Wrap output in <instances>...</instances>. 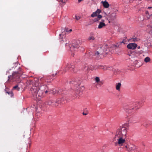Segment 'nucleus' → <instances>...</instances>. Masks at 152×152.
Wrapping results in <instances>:
<instances>
[{
	"label": "nucleus",
	"mask_w": 152,
	"mask_h": 152,
	"mask_svg": "<svg viewBox=\"0 0 152 152\" xmlns=\"http://www.w3.org/2000/svg\"><path fill=\"white\" fill-rule=\"evenodd\" d=\"M135 39H135V38H134V39H133V41H135Z\"/></svg>",
	"instance_id": "obj_44"
},
{
	"label": "nucleus",
	"mask_w": 152,
	"mask_h": 152,
	"mask_svg": "<svg viewBox=\"0 0 152 152\" xmlns=\"http://www.w3.org/2000/svg\"><path fill=\"white\" fill-rule=\"evenodd\" d=\"M44 81L43 78H41L39 80L38 83L33 86L30 90L31 94L36 100H39L44 95V94L47 93L49 91L47 90L48 87L45 85H42Z\"/></svg>",
	"instance_id": "obj_1"
},
{
	"label": "nucleus",
	"mask_w": 152,
	"mask_h": 152,
	"mask_svg": "<svg viewBox=\"0 0 152 152\" xmlns=\"http://www.w3.org/2000/svg\"><path fill=\"white\" fill-rule=\"evenodd\" d=\"M83 114L84 115H86L88 114V113H84V112H83Z\"/></svg>",
	"instance_id": "obj_39"
},
{
	"label": "nucleus",
	"mask_w": 152,
	"mask_h": 152,
	"mask_svg": "<svg viewBox=\"0 0 152 152\" xmlns=\"http://www.w3.org/2000/svg\"><path fill=\"white\" fill-rule=\"evenodd\" d=\"M128 112H129V113H130V112H130V111H128Z\"/></svg>",
	"instance_id": "obj_48"
},
{
	"label": "nucleus",
	"mask_w": 152,
	"mask_h": 152,
	"mask_svg": "<svg viewBox=\"0 0 152 152\" xmlns=\"http://www.w3.org/2000/svg\"><path fill=\"white\" fill-rule=\"evenodd\" d=\"M6 93H7L8 94L11 95V96L12 97L13 96V94L12 92H6Z\"/></svg>",
	"instance_id": "obj_33"
},
{
	"label": "nucleus",
	"mask_w": 152,
	"mask_h": 152,
	"mask_svg": "<svg viewBox=\"0 0 152 152\" xmlns=\"http://www.w3.org/2000/svg\"><path fill=\"white\" fill-rule=\"evenodd\" d=\"M152 8V7H148V9H150V8Z\"/></svg>",
	"instance_id": "obj_42"
},
{
	"label": "nucleus",
	"mask_w": 152,
	"mask_h": 152,
	"mask_svg": "<svg viewBox=\"0 0 152 152\" xmlns=\"http://www.w3.org/2000/svg\"><path fill=\"white\" fill-rule=\"evenodd\" d=\"M151 15H152V14Z\"/></svg>",
	"instance_id": "obj_49"
},
{
	"label": "nucleus",
	"mask_w": 152,
	"mask_h": 152,
	"mask_svg": "<svg viewBox=\"0 0 152 152\" xmlns=\"http://www.w3.org/2000/svg\"><path fill=\"white\" fill-rule=\"evenodd\" d=\"M93 21H94V22H97L98 21V20H97V19L96 18H94V19L93 20Z\"/></svg>",
	"instance_id": "obj_36"
},
{
	"label": "nucleus",
	"mask_w": 152,
	"mask_h": 152,
	"mask_svg": "<svg viewBox=\"0 0 152 152\" xmlns=\"http://www.w3.org/2000/svg\"><path fill=\"white\" fill-rule=\"evenodd\" d=\"M20 88L18 87V85H16L14 86L13 88V89L16 90L17 91H19L20 90Z\"/></svg>",
	"instance_id": "obj_27"
},
{
	"label": "nucleus",
	"mask_w": 152,
	"mask_h": 152,
	"mask_svg": "<svg viewBox=\"0 0 152 152\" xmlns=\"http://www.w3.org/2000/svg\"><path fill=\"white\" fill-rule=\"evenodd\" d=\"M74 66L73 65H71V64L68 63L67 64L66 67H64L63 69V71L64 72H65L69 70H72L74 68Z\"/></svg>",
	"instance_id": "obj_10"
},
{
	"label": "nucleus",
	"mask_w": 152,
	"mask_h": 152,
	"mask_svg": "<svg viewBox=\"0 0 152 152\" xmlns=\"http://www.w3.org/2000/svg\"><path fill=\"white\" fill-rule=\"evenodd\" d=\"M142 102H143V100L141 101H136L132 102L131 104H130L128 108H125L124 107V108L125 110H128V109H129V110L131 109L136 110L142 104Z\"/></svg>",
	"instance_id": "obj_4"
},
{
	"label": "nucleus",
	"mask_w": 152,
	"mask_h": 152,
	"mask_svg": "<svg viewBox=\"0 0 152 152\" xmlns=\"http://www.w3.org/2000/svg\"><path fill=\"white\" fill-rule=\"evenodd\" d=\"M121 83H118L116 84L115 88L117 90L119 91L120 90V88L121 86Z\"/></svg>",
	"instance_id": "obj_22"
},
{
	"label": "nucleus",
	"mask_w": 152,
	"mask_h": 152,
	"mask_svg": "<svg viewBox=\"0 0 152 152\" xmlns=\"http://www.w3.org/2000/svg\"><path fill=\"white\" fill-rule=\"evenodd\" d=\"M50 92H51V93H52L53 94H57L58 93V91H56V90L55 91L54 89L52 91H50Z\"/></svg>",
	"instance_id": "obj_28"
},
{
	"label": "nucleus",
	"mask_w": 152,
	"mask_h": 152,
	"mask_svg": "<svg viewBox=\"0 0 152 152\" xmlns=\"http://www.w3.org/2000/svg\"><path fill=\"white\" fill-rule=\"evenodd\" d=\"M113 45H111V46L110 47H108L107 46V50H108V49L109 50V52H111V53H112L113 52V50L115 49L116 48H113Z\"/></svg>",
	"instance_id": "obj_17"
},
{
	"label": "nucleus",
	"mask_w": 152,
	"mask_h": 152,
	"mask_svg": "<svg viewBox=\"0 0 152 152\" xmlns=\"http://www.w3.org/2000/svg\"><path fill=\"white\" fill-rule=\"evenodd\" d=\"M126 41L124 40H123L122 42H121V44L123 43L124 44H125L126 43Z\"/></svg>",
	"instance_id": "obj_37"
},
{
	"label": "nucleus",
	"mask_w": 152,
	"mask_h": 152,
	"mask_svg": "<svg viewBox=\"0 0 152 152\" xmlns=\"http://www.w3.org/2000/svg\"><path fill=\"white\" fill-rule=\"evenodd\" d=\"M128 152H134L136 150L135 146L132 144L126 145L125 146Z\"/></svg>",
	"instance_id": "obj_7"
},
{
	"label": "nucleus",
	"mask_w": 152,
	"mask_h": 152,
	"mask_svg": "<svg viewBox=\"0 0 152 152\" xmlns=\"http://www.w3.org/2000/svg\"><path fill=\"white\" fill-rule=\"evenodd\" d=\"M61 34H59L60 36H61Z\"/></svg>",
	"instance_id": "obj_47"
},
{
	"label": "nucleus",
	"mask_w": 152,
	"mask_h": 152,
	"mask_svg": "<svg viewBox=\"0 0 152 152\" xmlns=\"http://www.w3.org/2000/svg\"><path fill=\"white\" fill-rule=\"evenodd\" d=\"M136 53L134 52H132L131 53H129L128 55L131 56V58H134V57L135 56Z\"/></svg>",
	"instance_id": "obj_23"
},
{
	"label": "nucleus",
	"mask_w": 152,
	"mask_h": 152,
	"mask_svg": "<svg viewBox=\"0 0 152 152\" xmlns=\"http://www.w3.org/2000/svg\"><path fill=\"white\" fill-rule=\"evenodd\" d=\"M150 61L151 59L150 58L148 57H146L144 59V61L146 63L149 62Z\"/></svg>",
	"instance_id": "obj_25"
},
{
	"label": "nucleus",
	"mask_w": 152,
	"mask_h": 152,
	"mask_svg": "<svg viewBox=\"0 0 152 152\" xmlns=\"http://www.w3.org/2000/svg\"><path fill=\"white\" fill-rule=\"evenodd\" d=\"M72 31V29H70V30H69V32H71V31Z\"/></svg>",
	"instance_id": "obj_41"
},
{
	"label": "nucleus",
	"mask_w": 152,
	"mask_h": 152,
	"mask_svg": "<svg viewBox=\"0 0 152 152\" xmlns=\"http://www.w3.org/2000/svg\"><path fill=\"white\" fill-rule=\"evenodd\" d=\"M21 74L22 73L21 72H14L12 73V75H11L8 76V77L9 78L7 81L9 82L10 80H12V81H19V79Z\"/></svg>",
	"instance_id": "obj_3"
},
{
	"label": "nucleus",
	"mask_w": 152,
	"mask_h": 152,
	"mask_svg": "<svg viewBox=\"0 0 152 152\" xmlns=\"http://www.w3.org/2000/svg\"><path fill=\"white\" fill-rule=\"evenodd\" d=\"M101 12V10L99 9L97 10L95 12H93L91 15V16L92 17H96Z\"/></svg>",
	"instance_id": "obj_12"
},
{
	"label": "nucleus",
	"mask_w": 152,
	"mask_h": 152,
	"mask_svg": "<svg viewBox=\"0 0 152 152\" xmlns=\"http://www.w3.org/2000/svg\"><path fill=\"white\" fill-rule=\"evenodd\" d=\"M60 42L62 41V40H61V39H60Z\"/></svg>",
	"instance_id": "obj_46"
},
{
	"label": "nucleus",
	"mask_w": 152,
	"mask_h": 152,
	"mask_svg": "<svg viewBox=\"0 0 152 152\" xmlns=\"http://www.w3.org/2000/svg\"><path fill=\"white\" fill-rule=\"evenodd\" d=\"M61 1V2L62 3H65V0H60Z\"/></svg>",
	"instance_id": "obj_38"
},
{
	"label": "nucleus",
	"mask_w": 152,
	"mask_h": 152,
	"mask_svg": "<svg viewBox=\"0 0 152 152\" xmlns=\"http://www.w3.org/2000/svg\"><path fill=\"white\" fill-rule=\"evenodd\" d=\"M70 83L71 84H73L75 85H78L79 86L80 84V82L78 81V82L76 81H72L70 82Z\"/></svg>",
	"instance_id": "obj_20"
},
{
	"label": "nucleus",
	"mask_w": 152,
	"mask_h": 152,
	"mask_svg": "<svg viewBox=\"0 0 152 152\" xmlns=\"http://www.w3.org/2000/svg\"><path fill=\"white\" fill-rule=\"evenodd\" d=\"M63 41H65L66 43H65V45L66 46H67L68 45V43L69 42L68 39H67L66 38H64V39H63Z\"/></svg>",
	"instance_id": "obj_26"
},
{
	"label": "nucleus",
	"mask_w": 152,
	"mask_h": 152,
	"mask_svg": "<svg viewBox=\"0 0 152 152\" xmlns=\"http://www.w3.org/2000/svg\"><path fill=\"white\" fill-rule=\"evenodd\" d=\"M80 43L81 41L80 40H77L76 43L73 44L72 47H71L70 50L73 51L74 50L77 51L78 48L79 47Z\"/></svg>",
	"instance_id": "obj_6"
},
{
	"label": "nucleus",
	"mask_w": 152,
	"mask_h": 152,
	"mask_svg": "<svg viewBox=\"0 0 152 152\" xmlns=\"http://www.w3.org/2000/svg\"><path fill=\"white\" fill-rule=\"evenodd\" d=\"M128 129V127L124 125L120 126L117 129L114 140H117V142L116 144H118L119 146H122L125 143Z\"/></svg>",
	"instance_id": "obj_2"
},
{
	"label": "nucleus",
	"mask_w": 152,
	"mask_h": 152,
	"mask_svg": "<svg viewBox=\"0 0 152 152\" xmlns=\"http://www.w3.org/2000/svg\"><path fill=\"white\" fill-rule=\"evenodd\" d=\"M122 44L121 42H120L116 43V45H113V48H119L120 47L121 45Z\"/></svg>",
	"instance_id": "obj_18"
},
{
	"label": "nucleus",
	"mask_w": 152,
	"mask_h": 152,
	"mask_svg": "<svg viewBox=\"0 0 152 152\" xmlns=\"http://www.w3.org/2000/svg\"><path fill=\"white\" fill-rule=\"evenodd\" d=\"M95 39L94 34L91 33L88 38V41H94V40Z\"/></svg>",
	"instance_id": "obj_16"
},
{
	"label": "nucleus",
	"mask_w": 152,
	"mask_h": 152,
	"mask_svg": "<svg viewBox=\"0 0 152 152\" xmlns=\"http://www.w3.org/2000/svg\"><path fill=\"white\" fill-rule=\"evenodd\" d=\"M77 88L75 91L76 94L78 96H80L82 94L83 90L80 87H78Z\"/></svg>",
	"instance_id": "obj_14"
},
{
	"label": "nucleus",
	"mask_w": 152,
	"mask_h": 152,
	"mask_svg": "<svg viewBox=\"0 0 152 152\" xmlns=\"http://www.w3.org/2000/svg\"><path fill=\"white\" fill-rule=\"evenodd\" d=\"M137 48H138V49H140V46L138 47H137Z\"/></svg>",
	"instance_id": "obj_45"
},
{
	"label": "nucleus",
	"mask_w": 152,
	"mask_h": 152,
	"mask_svg": "<svg viewBox=\"0 0 152 152\" xmlns=\"http://www.w3.org/2000/svg\"><path fill=\"white\" fill-rule=\"evenodd\" d=\"M66 102L64 98H62L61 100L57 99L56 101H54V106L56 107L58 106L60 103L63 104L65 103Z\"/></svg>",
	"instance_id": "obj_9"
},
{
	"label": "nucleus",
	"mask_w": 152,
	"mask_h": 152,
	"mask_svg": "<svg viewBox=\"0 0 152 152\" xmlns=\"http://www.w3.org/2000/svg\"><path fill=\"white\" fill-rule=\"evenodd\" d=\"M78 1L79 2H80L82 1V0H78Z\"/></svg>",
	"instance_id": "obj_43"
},
{
	"label": "nucleus",
	"mask_w": 152,
	"mask_h": 152,
	"mask_svg": "<svg viewBox=\"0 0 152 152\" xmlns=\"http://www.w3.org/2000/svg\"><path fill=\"white\" fill-rule=\"evenodd\" d=\"M95 81L96 82L98 83L100 86L102 84V82L100 81L99 78L98 77H96Z\"/></svg>",
	"instance_id": "obj_19"
},
{
	"label": "nucleus",
	"mask_w": 152,
	"mask_h": 152,
	"mask_svg": "<svg viewBox=\"0 0 152 152\" xmlns=\"http://www.w3.org/2000/svg\"><path fill=\"white\" fill-rule=\"evenodd\" d=\"M94 66L91 65L89 66L88 67H87L86 68H87V69L88 70H95Z\"/></svg>",
	"instance_id": "obj_21"
},
{
	"label": "nucleus",
	"mask_w": 152,
	"mask_h": 152,
	"mask_svg": "<svg viewBox=\"0 0 152 152\" xmlns=\"http://www.w3.org/2000/svg\"><path fill=\"white\" fill-rule=\"evenodd\" d=\"M137 46V45L136 44L134 43H130L127 45V48H128L132 50L135 49Z\"/></svg>",
	"instance_id": "obj_11"
},
{
	"label": "nucleus",
	"mask_w": 152,
	"mask_h": 152,
	"mask_svg": "<svg viewBox=\"0 0 152 152\" xmlns=\"http://www.w3.org/2000/svg\"><path fill=\"white\" fill-rule=\"evenodd\" d=\"M107 45H105L102 49V48H100L99 49V50L100 51V55L102 54H106L109 53V50L108 49V50H107Z\"/></svg>",
	"instance_id": "obj_8"
},
{
	"label": "nucleus",
	"mask_w": 152,
	"mask_h": 152,
	"mask_svg": "<svg viewBox=\"0 0 152 152\" xmlns=\"http://www.w3.org/2000/svg\"><path fill=\"white\" fill-rule=\"evenodd\" d=\"M145 14L147 15H149V12H148L147 11H146V12H145Z\"/></svg>",
	"instance_id": "obj_40"
},
{
	"label": "nucleus",
	"mask_w": 152,
	"mask_h": 152,
	"mask_svg": "<svg viewBox=\"0 0 152 152\" xmlns=\"http://www.w3.org/2000/svg\"><path fill=\"white\" fill-rule=\"evenodd\" d=\"M102 16L101 15H98L97 17H96L97 20H98V21H99L100 19L102 18Z\"/></svg>",
	"instance_id": "obj_29"
},
{
	"label": "nucleus",
	"mask_w": 152,
	"mask_h": 152,
	"mask_svg": "<svg viewBox=\"0 0 152 152\" xmlns=\"http://www.w3.org/2000/svg\"><path fill=\"white\" fill-rule=\"evenodd\" d=\"M101 3L102 4L103 7L105 8H108L109 7V4L106 1H102Z\"/></svg>",
	"instance_id": "obj_15"
},
{
	"label": "nucleus",
	"mask_w": 152,
	"mask_h": 152,
	"mask_svg": "<svg viewBox=\"0 0 152 152\" xmlns=\"http://www.w3.org/2000/svg\"><path fill=\"white\" fill-rule=\"evenodd\" d=\"M101 66H102V65L95 66L94 67L95 70H96L98 69H100V68H101Z\"/></svg>",
	"instance_id": "obj_31"
},
{
	"label": "nucleus",
	"mask_w": 152,
	"mask_h": 152,
	"mask_svg": "<svg viewBox=\"0 0 152 152\" xmlns=\"http://www.w3.org/2000/svg\"><path fill=\"white\" fill-rule=\"evenodd\" d=\"M104 21L105 20H104L102 19L101 21L99 22V25L98 26V28H102L106 26V24L104 23Z\"/></svg>",
	"instance_id": "obj_13"
},
{
	"label": "nucleus",
	"mask_w": 152,
	"mask_h": 152,
	"mask_svg": "<svg viewBox=\"0 0 152 152\" xmlns=\"http://www.w3.org/2000/svg\"><path fill=\"white\" fill-rule=\"evenodd\" d=\"M77 20H78L80 19V17L79 16H77L76 15H75V17L73 18Z\"/></svg>",
	"instance_id": "obj_32"
},
{
	"label": "nucleus",
	"mask_w": 152,
	"mask_h": 152,
	"mask_svg": "<svg viewBox=\"0 0 152 152\" xmlns=\"http://www.w3.org/2000/svg\"><path fill=\"white\" fill-rule=\"evenodd\" d=\"M106 15L107 17L106 18L107 20H109V22H110V20H114L116 18V12H113L109 13L107 14L106 13Z\"/></svg>",
	"instance_id": "obj_5"
},
{
	"label": "nucleus",
	"mask_w": 152,
	"mask_h": 152,
	"mask_svg": "<svg viewBox=\"0 0 152 152\" xmlns=\"http://www.w3.org/2000/svg\"><path fill=\"white\" fill-rule=\"evenodd\" d=\"M100 69H102L104 70H106L107 69V67L105 66H103L102 65L101 68H100Z\"/></svg>",
	"instance_id": "obj_30"
},
{
	"label": "nucleus",
	"mask_w": 152,
	"mask_h": 152,
	"mask_svg": "<svg viewBox=\"0 0 152 152\" xmlns=\"http://www.w3.org/2000/svg\"><path fill=\"white\" fill-rule=\"evenodd\" d=\"M48 104L50 105H51L52 106H54V100H50L49 101L48 103Z\"/></svg>",
	"instance_id": "obj_24"
},
{
	"label": "nucleus",
	"mask_w": 152,
	"mask_h": 152,
	"mask_svg": "<svg viewBox=\"0 0 152 152\" xmlns=\"http://www.w3.org/2000/svg\"><path fill=\"white\" fill-rule=\"evenodd\" d=\"M69 30H68V28H65V29H64V31L65 32H69Z\"/></svg>",
	"instance_id": "obj_35"
},
{
	"label": "nucleus",
	"mask_w": 152,
	"mask_h": 152,
	"mask_svg": "<svg viewBox=\"0 0 152 152\" xmlns=\"http://www.w3.org/2000/svg\"><path fill=\"white\" fill-rule=\"evenodd\" d=\"M100 51H99V50H98L96 51V52L95 53V55L98 56L99 54L100 55Z\"/></svg>",
	"instance_id": "obj_34"
}]
</instances>
